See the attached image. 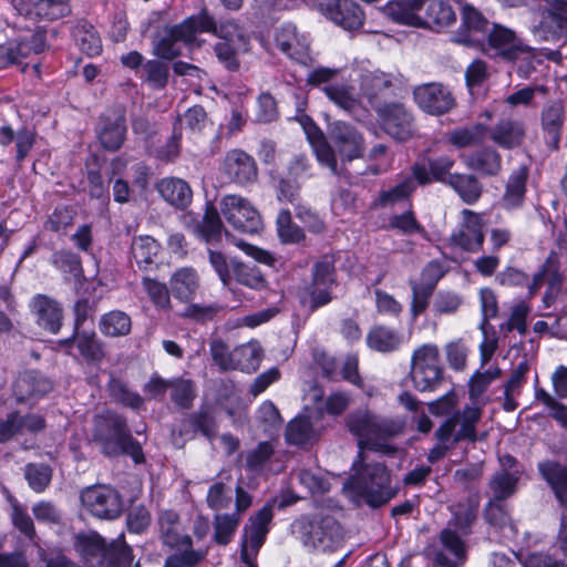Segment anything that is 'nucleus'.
I'll use <instances>...</instances> for the list:
<instances>
[{
    "label": "nucleus",
    "instance_id": "19",
    "mask_svg": "<svg viewBox=\"0 0 567 567\" xmlns=\"http://www.w3.org/2000/svg\"><path fill=\"white\" fill-rule=\"evenodd\" d=\"M322 411H305L292 419L286 427L287 444L303 446L316 442L323 430L320 423Z\"/></svg>",
    "mask_w": 567,
    "mask_h": 567
},
{
    "label": "nucleus",
    "instance_id": "18",
    "mask_svg": "<svg viewBox=\"0 0 567 567\" xmlns=\"http://www.w3.org/2000/svg\"><path fill=\"white\" fill-rule=\"evenodd\" d=\"M220 169L228 182L243 187L254 184L258 178L254 157L238 148L226 153Z\"/></svg>",
    "mask_w": 567,
    "mask_h": 567
},
{
    "label": "nucleus",
    "instance_id": "37",
    "mask_svg": "<svg viewBox=\"0 0 567 567\" xmlns=\"http://www.w3.org/2000/svg\"><path fill=\"white\" fill-rule=\"evenodd\" d=\"M204 17L208 20L209 25H207V28H202V25L196 28L197 35L203 32H210L220 38L221 41L234 42L239 45L247 44L245 34L233 20H224L217 23L206 11H202L197 16H194V18Z\"/></svg>",
    "mask_w": 567,
    "mask_h": 567
},
{
    "label": "nucleus",
    "instance_id": "64",
    "mask_svg": "<svg viewBox=\"0 0 567 567\" xmlns=\"http://www.w3.org/2000/svg\"><path fill=\"white\" fill-rule=\"evenodd\" d=\"M111 395L122 404L132 409H138L143 404L142 396L127 389V386L117 379H112L109 384Z\"/></svg>",
    "mask_w": 567,
    "mask_h": 567
},
{
    "label": "nucleus",
    "instance_id": "51",
    "mask_svg": "<svg viewBox=\"0 0 567 567\" xmlns=\"http://www.w3.org/2000/svg\"><path fill=\"white\" fill-rule=\"evenodd\" d=\"M277 234L284 244H298L305 238L303 230L291 219L288 209H281L276 219Z\"/></svg>",
    "mask_w": 567,
    "mask_h": 567
},
{
    "label": "nucleus",
    "instance_id": "33",
    "mask_svg": "<svg viewBox=\"0 0 567 567\" xmlns=\"http://www.w3.org/2000/svg\"><path fill=\"white\" fill-rule=\"evenodd\" d=\"M156 188L164 200L176 208H185L192 202L193 192L188 183L182 178H162Z\"/></svg>",
    "mask_w": 567,
    "mask_h": 567
},
{
    "label": "nucleus",
    "instance_id": "7",
    "mask_svg": "<svg viewBox=\"0 0 567 567\" xmlns=\"http://www.w3.org/2000/svg\"><path fill=\"white\" fill-rule=\"evenodd\" d=\"M489 58L514 62L523 55H530L528 47L517 33L498 23H493L483 43L477 48Z\"/></svg>",
    "mask_w": 567,
    "mask_h": 567
},
{
    "label": "nucleus",
    "instance_id": "9",
    "mask_svg": "<svg viewBox=\"0 0 567 567\" xmlns=\"http://www.w3.org/2000/svg\"><path fill=\"white\" fill-rule=\"evenodd\" d=\"M526 7L543 10L539 23L533 28L539 40L555 42L567 37V0H535Z\"/></svg>",
    "mask_w": 567,
    "mask_h": 567
},
{
    "label": "nucleus",
    "instance_id": "25",
    "mask_svg": "<svg viewBox=\"0 0 567 567\" xmlns=\"http://www.w3.org/2000/svg\"><path fill=\"white\" fill-rule=\"evenodd\" d=\"M96 136L106 151L120 150L126 136L125 117L116 112L102 115L96 126Z\"/></svg>",
    "mask_w": 567,
    "mask_h": 567
},
{
    "label": "nucleus",
    "instance_id": "56",
    "mask_svg": "<svg viewBox=\"0 0 567 567\" xmlns=\"http://www.w3.org/2000/svg\"><path fill=\"white\" fill-rule=\"evenodd\" d=\"M274 452V446L269 442H260L254 450L247 452L246 468L254 473H261Z\"/></svg>",
    "mask_w": 567,
    "mask_h": 567
},
{
    "label": "nucleus",
    "instance_id": "10",
    "mask_svg": "<svg viewBox=\"0 0 567 567\" xmlns=\"http://www.w3.org/2000/svg\"><path fill=\"white\" fill-rule=\"evenodd\" d=\"M461 12V25L453 33L451 40L454 43L477 49L485 40L492 28V23L474 6L457 1Z\"/></svg>",
    "mask_w": 567,
    "mask_h": 567
},
{
    "label": "nucleus",
    "instance_id": "34",
    "mask_svg": "<svg viewBox=\"0 0 567 567\" xmlns=\"http://www.w3.org/2000/svg\"><path fill=\"white\" fill-rule=\"evenodd\" d=\"M405 343L404 336L386 326H374L367 334V344L371 350L390 353L398 351Z\"/></svg>",
    "mask_w": 567,
    "mask_h": 567
},
{
    "label": "nucleus",
    "instance_id": "36",
    "mask_svg": "<svg viewBox=\"0 0 567 567\" xmlns=\"http://www.w3.org/2000/svg\"><path fill=\"white\" fill-rule=\"evenodd\" d=\"M16 143V159L18 163L24 161L35 143V132L25 127L17 132L10 125L0 127V145L8 146Z\"/></svg>",
    "mask_w": 567,
    "mask_h": 567
},
{
    "label": "nucleus",
    "instance_id": "27",
    "mask_svg": "<svg viewBox=\"0 0 567 567\" xmlns=\"http://www.w3.org/2000/svg\"><path fill=\"white\" fill-rule=\"evenodd\" d=\"M442 548L433 551V559L440 567H458L465 561V546L461 537L450 529L441 532Z\"/></svg>",
    "mask_w": 567,
    "mask_h": 567
},
{
    "label": "nucleus",
    "instance_id": "57",
    "mask_svg": "<svg viewBox=\"0 0 567 567\" xmlns=\"http://www.w3.org/2000/svg\"><path fill=\"white\" fill-rule=\"evenodd\" d=\"M142 78L154 89H163L168 80V66L158 60H150L143 64Z\"/></svg>",
    "mask_w": 567,
    "mask_h": 567
},
{
    "label": "nucleus",
    "instance_id": "58",
    "mask_svg": "<svg viewBox=\"0 0 567 567\" xmlns=\"http://www.w3.org/2000/svg\"><path fill=\"white\" fill-rule=\"evenodd\" d=\"M564 123V106L555 101L547 104L542 112V124L545 131L557 136Z\"/></svg>",
    "mask_w": 567,
    "mask_h": 567
},
{
    "label": "nucleus",
    "instance_id": "50",
    "mask_svg": "<svg viewBox=\"0 0 567 567\" xmlns=\"http://www.w3.org/2000/svg\"><path fill=\"white\" fill-rule=\"evenodd\" d=\"M198 231L202 238L209 245L220 240L223 223L218 210L213 205L206 207L203 220L198 225Z\"/></svg>",
    "mask_w": 567,
    "mask_h": 567
},
{
    "label": "nucleus",
    "instance_id": "54",
    "mask_svg": "<svg viewBox=\"0 0 567 567\" xmlns=\"http://www.w3.org/2000/svg\"><path fill=\"white\" fill-rule=\"evenodd\" d=\"M484 137L485 126L476 124L452 131L449 134V142L457 148H465L482 143Z\"/></svg>",
    "mask_w": 567,
    "mask_h": 567
},
{
    "label": "nucleus",
    "instance_id": "60",
    "mask_svg": "<svg viewBox=\"0 0 567 567\" xmlns=\"http://www.w3.org/2000/svg\"><path fill=\"white\" fill-rule=\"evenodd\" d=\"M24 477L34 492L41 493L51 481V468L45 464H28L24 470Z\"/></svg>",
    "mask_w": 567,
    "mask_h": 567
},
{
    "label": "nucleus",
    "instance_id": "32",
    "mask_svg": "<svg viewBox=\"0 0 567 567\" xmlns=\"http://www.w3.org/2000/svg\"><path fill=\"white\" fill-rule=\"evenodd\" d=\"M527 179L528 168L526 165H520L513 169L508 176L505 192L502 197V205L505 209H516L523 205Z\"/></svg>",
    "mask_w": 567,
    "mask_h": 567
},
{
    "label": "nucleus",
    "instance_id": "14",
    "mask_svg": "<svg viewBox=\"0 0 567 567\" xmlns=\"http://www.w3.org/2000/svg\"><path fill=\"white\" fill-rule=\"evenodd\" d=\"M329 136L336 157L342 164L360 158L364 151L362 134L350 123L336 121L329 127Z\"/></svg>",
    "mask_w": 567,
    "mask_h": 567
},
{
    "label": "nucleus",
    "instance_id": "63",
    "mask_svg": "<svg viewBox=\"0 0 567 567\" xmlns=\"http://www.w3.org/2000/svg\"><path fill=\"white\" fill-rule=\"evenodd\" d=\"M142 284L144 290L156 308L163 310L169 309V290L165 284L151 278H144Z\"/></svg>",
    "mask_w": 567,
    "mask_h": 567
},
{
    "label": "nucleus",
    "instance_id": "20",
    "mask_svg": "<svg viewBox=\"0 0 567 567\" xmlns=\"http://www.w3.org/2000/svg\"><path fill=\"white\" fill-rule=\"evenodd\" d=\"M272 518V503H267L248 518L243 530L241 548H244V557L247 556V550L258 554L270 530Z\"/></svg>",
    "mask_w": 567,
    "mask_h": 567
},
{
    "label": "nucleus",
    "instance_id": "41",
    "mask_svg": "<svg viewBox=\"0 0 567 567\" xmlns=\"http://www.w3.org/2000/svg\"><path fill=\"white\" fill-rule=\"evenodd\" d=\"M234 368L250 373L256 371L262 359V348L256 340H250L233 349Z\"/></svg>",
    "mask_w": 567,
    "mask_h": 567
},
{
    "label": "nucleus",
    "instance_id": "31",
    "mask_svg": "<svg viewBox=\"0 0 567 567\" xmlns=\"http://www.w3.org/2000/svg\"><path fill=\"white\" fill-rule=\"evenodd\" d=\"M173 296L184 302L192 300L199 288V276L193 267L176 269L169 278Z\"/></svg>",
    "mask_w": 567,
    "mask_h": 567
},
{
    "label": "nucleus",
    "instance_id": "47",
    "mask_svg": "<svg viewBox=\"0 0 567 567\" xmlns=\"http://www.w3.org/2000/svg\"><path fill=\"white\" fill-rule=\"evenodd\" d=\"M132 328L131 317L121 310H113L102 316L100 330L107 337H122L130 333Z\"/></svg>",
    "mask_w": 567,
    "mask_h": 567
},
{
    "label": "nucleus",
    "instance_id": "40",
    "mask_svg": "<svg viewBox=\"0 0 567 567\" xmlns=\"http://www.w3.org/2000/svg\"><path fill=\"white\" fill-rule=\"evenodd\" d=\"M416 188L412 177H404L395 186L380 192L377 205L381 207H411L410 196Z\"/></svg>",
    "mask_w": 567,
    "mask_h": 567
},
{
    "label": "nucleus",
    "instance_id": "30",
    "mask_svg": "<svg viewBox=\"0 0 567 567\" xmlns=\"http://www.w3.org/2000/svg\"><path fill=\"white\" fill-rule=\"evenodd\" d=\"M159 534L163 543L171 547H190L193 545L189 535L185 534L179 523L178 515L173 511H164L158 517Z\"/></svg>",
    "mask_w": 567,
    "mask_h": 567
},
{
    "label": "nucleus",
    "instance_id": "38",
    "mask_svg": "<svg viewBox=\"0 0 567 567\" xmlns=\"http://www.w3.org/2000/svg\"><path fill=\"white\" fill-rule=\"evenodd\" d=\"M538 468L559 503L567 507V467L554 461H545L539 463Z\"/></svg>",
    "mask_w": 567,
    "mask_h": 567
},
{
    "label": "nucleus",
    "instance_id": "28",
    "mask_svg": "<svg viewBox=\"0 0 567 567\" xmlns=\"http://www.w3.org/2000/svg\"><path fill=\"white\" fill-rule=\"evenodd\" d=\"M422 6V28L440 32L456 22V12L446 1L423 0Z\"/></svg>",
    "mask_w": 567,
    "mask_h": 567
},
{
    "label": "nucleus",
    "instance_id": "61",
    "mask_svg": "<svg viewBox=\"0 0 567 567\" xmlns=\"http://www.w3.org/2000/svg\"><path fill=\"white\" fill-rule=\"evenodd\" d=\"M178 551L169 555L164 563L163 567H195L203 558L204 555L199 550L190 547H177Z\"/></svg>",
    "mask_w": 567,
    "mask_h": 567
},
{
    "label": "nucleus",
    "instance_id": "45",
    "mask_svg": "<svg viewBox=\"0 0 567 567\" xmlns=\"http://www.w3.org/2000/svg\"><path fill=\"white\" fill-rule=\"evenodd\" d=\"M466 166L473 171L486 175H495L499 172L502 159L499 154L492 148L477 151L463 157Z\"/></svg>",
    "mask_w": 567,
    "mask_h": 567
},
{
    "label": "nucleus",
    "instance_id": "55",
    "mask_svg": "<svg viewBox=\"0 0 567 567\" xmlns=\"http://www.w3.org/2000/svg\"><path fill=\"white\" fill-rule=\"evenodd\" d=\"M132 563V549L118 539L109 545L102 564H106L109 567H131Z\"/></svg>",
    "mask_w": 567,
    "mask_h": 567
},
{
    "label": "nucleus",
    "instance_id": "11",
    "mask_svg": "<svg viewBox=\"0 0 567 567\" xmlns=\"http://www.w3.org/2000/svg\"><path fill=\"white\" fill-rule=\"evenodd\" d=\"M224 218L237 230L256 234L262 229V220L258 210L245 197L226 195L220 200Z\"/></svg>",
    "mask_w": 567,
    "mask_h": 567
},
{
    "label": "nucleus",
    "instance_id": "1",
    "mask_svg": "<svg viewBox=\"0 0 567 567\" xmlns=\"http://www.w3.org/2000/svg\"><path fill=\"white\" fill-rule=\"evenodd\" d=\"M349 431L358 437L359 456L353 462V474L343 484L347 496L355 504L365 503L378 507L390 502L395 489L391 486V475L386 466L372 457L365 450L381 447L380 440L396 435L403 422L371 413L367 409L350 414L347 421Z\"/></svg>",
    "mask_w": 567,
    "mask_h": 567
},
{
    "label": "nucleus",
    "instance_id": "23",
    "mask_svg": "<svg viewBox=\"0 0 567 567\" xmlns=\"http://www.w3.org/2000/svg\"><path fill=\"white\" fill-rule=\"evenodd\" d=\"M334 284V267L328 261H319L312 271V282L307 288L311 309H317L331 301V288Z\"/></svg>",
    "mask_w": 567,
    "mask_h": 567
},
{
    "label": "nucleus",
    "instance_id": "16",
    "mask_svg": "<svg viewBox=\"0 0 567 567\" xmlns=\"http://www.w3.org/2000/svg\"><path fill=\"white\" fill-rule=\"evenodd\" d=\"M312 4L344 30H355L363 24L364 14L353 0H313Z\"/></svg>",
    "mask_w": 567,
    "mask_h": 567
},
{
    "label": "nucleus",
    "instance_id": "5",
    "mask_svg": "<svg viewBox=\"0 0 567 567\" xmlns=\"http://www.w3.org/2000/svg\"><path fill=\"white\" fill-rule=\"evenodd\" d=\"M207 28L208 20L204 18H194V16L184 20L181 24H176L164 30L163 35L154 43V54L165 59L173 60L183 54L182 45L189 49L199 47L197 41L196 28Z\"/></svg>",
    "mask_w": 567,
    "mask_h": 567
},
{
    "label": "nucleus",
    "instance_id": "13",
    "mask_svg": "<svg viewBox=\"0 0 567 567\" xmlns=\"http://www.w3.org/2000/svg\"><path fill=\"white\" fill-rule=\"evenodd\" d=\"M276 47L287 58L307 65L312 59L310 56V38L301 32L296 24L286 22L276 28L274 33Z\"/></svg>",
    "mask_w": 567,
    "mask_h": 567
},
{
    "label": "nucleus",
    "instance_id": "42",
    "mask_svg": "<svg viewBox=\"0 0 567 567\" xmlns=\"http://www.w3.org/2000/svg\"><path fill=\"white\" fill-rule=\"evenodd\" d=\"M491 140L504 148H514L522 144L525 130L522 123L516 121H501L489 133Z\"/></svg>",
    "mask_w": 567,
    "mask_h": 567
},
{
    "label": "nucleus",
    "instance_id": "35",
    "mask_svg": "<svg viewBox=\"0 0 567 567\" xmlns=\"http://www.w3.org/2000/svg\"><path fill=\"white\" fill-rule=\"evenodd\" d=\"M32 308L37 313V321L40 327L52 333L60 330L62 309L54 300L45 296H38L32 301Z\"/></svg>",
    "mask_w": 567,
    "mask_h": 567
},
{
    "label": "nucleus",
    "instance_id": "44",
    "mask_svg": "<svg viewBox=\"0 0 567 567\" xmlns=\"http://www.w3.org/2000/svg\"><path fill=\"white\" fill-rule=\"evenodd\" d=\"M447 185L451 186L461 199L468 204H475L483 192L482 184L473 175L453 174L449 176Z\"/></svg>",
    "mask_w": 567,
    "mask_h": 567
},
{
    "label": "nucleus",
    "instance_id": "2",
    "mask_svg": "<svg viewBox=\"0 0 567 567\" xmlns=\"http://www.w3.org/2000/svg\"><path fill=\"white\" fill-rule=\"evenodd\" d=\"M344 70L316 66L307 74L306 82L319 87L331 103L353 116L367 113L381 94L401 83L399 73L384 72L374 68L369 60L354 61L349 78L359 83L357 91L352 83L333 82Z\"/></svg>",
    "mask_w": 567,
    "mask_h": 567
},
{
    "label": "nucleus",
    "instance_id": "12",
    "mask_svg": "<svg viewBox=\"0 0 567 567\" xmlns=\"http://www.w3.org/2000/svg\"><path fill=\"white\" fill-rule=\"evenodd\" d=\"M81 503L93 516L114 519L120 516L123 502L114 488L107 485H93L81 493Z\"/></svg>",
    "mask_w": 567,
    "mask_h": 567
},
{
    "label": "nucleus",
    "instance_id": "43",
    "mask_svg": "<svg viewBox=\"0 0 567 567\" xmlns=\"http://www.w3.org/2000/svg\"><path fill=\"white\" fill-rule=\"evenodd\" d=\"M487 522L498 528L505 539L512 540L516 537L517 530L512 522L503 501L491 499L485 508Z\"/></svg>",
    "mask_w": 567,
    "mask_h": 567
},
{
    "label": "nucleus",
    "instance_id": "46",
    "mask_svg": "<svg viewBox=\"0 0 567 567\" xmlns=\"http://www.w3.org/2000/svg\"><path fill=\"white\" fill-rule=\"evenodd\" d=\"M79 49L87 56H96L102 51V41L92 24L79 23L73 31Z\"/></svg>",
    "mask_w": 567,
    "mask_h": 567
},
{
    "label": "nucleus",
    "instance_id": "52",
    "mask_svg": "<svg viewBox=\"0 0 567 567\" xmlns=\"http://www.w3.org/2000/svg\"><path fill=\"white\" fill-rule=\"evenodd\" d=\"M233 275L238 284L250 289L260 290L267 285L264 275L257 267L243 262L233 261Z\"/></svg>",
    "mask_w": 567,
    "mask_h": 567
},
{
    "label": "nucleus",
    "instance_id": "39",
    "mask_svg": "<svg viewBox=\"0 0 567 567\" xmlns=\"http://www.w3.org/2000/svg\"><path fill=\"white\" fill-rule=\"evenodd\" d=\"M74 548L86 561L99 558L101 563L105 557L109 545L96 532H81L74 536Z\"/></svg>",
    "mask_w": 567,
    "mask_h": 567
},
{
    "label": "nucleus",
    "instance_id": "22",
    "mask_svg": "<svg viewBox=\"0 0 567 567\" xmlns=\"http://www.w3.org/2000/svg\"><path fill=\"white\" fill-rule=\"evenodd\" d=\"M12 6L20 16L33 22L56 20L70 12L64 0H12Z\"/></svg>",
    "mask_w": 567,
    "mask_h": 567
},
{
    "label": "nucleus",
    "instance_id": "53",
    "mask_svg": "<svg viewBox=\"0 0 567 567\" xmlns=\"http://www.w3.org/2000/svg\"><path fill=\"white\" fill-rule=\"evenodd\" d=\"M73 339L76 340L78 348L84 358L89 360H96L100 357L101 350L95 340V332L93 329L74 330L73 338L64 339L61 343L68 346L73 342Z\"/></svg>",
    "mask_w": 567,
    "mask_h": 567
},
{
    "label": "nucleus",
    "instance_id": "17",
    "mask_svg": "<svg viewBox=\"0 0 567 567\" xmlns=\"http://www.w3.org/2000/svg\"><path fill=\"white\" fill-rule=\"evenodd\" d=\"M462 223L450 237L452 245L463 250L475 252L478 251L484 243V218L482 214L470 209L461 212Z\"/></svg>",
    "mask_w": 567,
    "mask_h": 567
},
{
    "label": "nucleus",
    "instance_id": "15",
    "mask_svg": "<svg viewBox=\"0 0 567 567\" xmlns=\"http://www.w3.org/2000/svg\"><path fill=\"white\" fill-rule=\"evenodd\" d=\"M381 127L399 142L410 140L415 133L412 113L401 103H388L378 110Z\"/></svg>",
    "mask_w": 567,
    "mask_h": 567
},
{
    "label": "nucleus",
    "instance_id": "26",
    "mask_svg": "<svg viewBox=\"0 0 567 567\" xmlns=\"http://www.w3.org/2000/svg\"><path fill=\"white\" fill-rule=\"evenodd\" d=\"M53 389L51 380L39 372L27 371L20 374L13 383V395L17 402L39 400Z\"/></svg>",
    "mask_w": 567,
    "mask_h": 567
},
{
    "label": "nucleus",
    "instance_id": "59",
    "mask_svg": "<svg viewBox=\"0 0 567 567\" xmlns=\"http://www.w3.org/2000/svg\"><path fill=\"white\" fill-rule=\"evenodd\" d=\"M501 377V369L499 368H493L489 370H486L484 372H476L470 381V399L474 403H478L480 398L485 392V390L488 388L492 381L496 380Z\"/></svg>",
    "mask_w": 567,
    "mask_h": 567
},
{
    "label": "nucleus",
    "instance_id": "3",
    "mask_svg": "<svg viewBox=\"0 0 567 567\" xmlns=\"http://www.w3.org/2000/svg\"><path fill=\"white\" fill-rule=\"evenodd\" d=\"M92 437L103 454H130L135 462H140L141 447L130 434L126 420L122 415L110 411L96 415Z\"/></svg>",
    "mask_w": 567,
    "mask_h": 567
},
{
    "label": "nucleus",
    "instance_id": "4",
    "mask_svg": "<svg viewBox=\"0 0 567 567\" xmlns=\"http://www.w3.org/2000/svg\"><path fill=\"white\" fill-rule=\"evenodd\" d=\"M293 532L309 550L333 551L343 539L342 527L331 515H305L292 524Z\"/></svg>",
    "mask_w": 567,
    "mask_h": 567
},
{
    "label": "nucleus",
    "instance_id": "8",
    "mask_svg": "<svg viewBox=\"0 0 567 567\" xmlns=\"http://www.w3.org/2000/svg\"><path fill=\"white\" fill-rule=\"evenodd\" d=\"M482 419V408L476 403L467 404L462 411L449 416L435 432V437L441 442L456 444L467 440H477L476 426Z\"/></svg>",
    "mask_w": 567,
    "mask_h": 567
},
{
    "label": "nucleus",
    "instance_id": "21",
    "mask_svg": "<svg viewBox=\"0 0 567 567\" xmlns=\"http://www.w3.org/2000/svg\"><path fill=\"white\" fill-rule=\"evenodd\" d=\"M417 106L427 114L441 115L451 111L455 104L450 90L440 83H425L413 90Z\"/></svg>",
    "mask_w": 567,
    "mask_h": 567
},
{
    "label": "nucleus",
    "instance_id": "29",
    "mask_svg": "<svg viewBox=\"0 0 567 567\" xmlns=\"http://www.w3.org/2000/svg\"><path fill=\"white\" fill-rule=\"evenodd\" d=\"M422 4L423 0H392L384 6L383 12L396 23L422 28Z\"/></svg>",
    "mask_w": 567,
    "mask_h": 567
},
{
    "label": "nucleus",
    "instance_id": "24",
    "mask_svg": "<svg viewBox=\"0 0 567 567\" xmlns=\"http://www.w3.org/2000/svg\"><path fill=\"white\" fill-rule=\"evenodd\" d=\"M301 123L319 164L327 167L333 175H340L342 169L339 168L334 151L322 131L308 116L303 117Z\"/></svg>",
    "mask_w": 567,
    "mask_h": 567
},
{
    "label": "nucleus",
    "instance_id": "49",
    "mask_svg": "<svg viewBox=\"0 0 567 567\" xmlns=\"http://www.w3.org/2000/svg\"><path fill=\"white\" fill-rule=\"evenodd\" d=\"M519 471H498L489 483L493 498L504 501L515 493L516 483L518 481Z\"/></svg>",
    "mask_w": 567,
    "mask_h": 567
},
{
    "label": "nucleus",
    "instance_id": "6",
    "mask_svg": "<svg viewBox=\"0 0 567 567\" xmlns=\"http://www.w3.org/2000/svg\"><path fill=\"white\" fill-rule=\"evenodd\" d=\"M410 374L419 391H433L437 388L443 379V367L436 344L424 343L413 351Z\"/></svg>",
    "mask_w": 567,
    "mask_h": 567
},
{
    "label": "nucleus",
    "instance_id": "48",
    "mask_svg": "<svg viewBox=\"0 0 567 567\" xmlns=\"http://www.w3.org/2000/svg\"><path fill=\"white\" fill-rule=\"evenodd\" d=\"M238 513L216 514L214 516V539L219 545H227L234 537L239 523Z\"/></svg>",
    "mask_w": 567,
    "mask_h": 567
},
{
    "label": "nucleus",
    "instance_id": "62",
    "mask_svg": "<svg viewBox=\"0 0 567 567\" xmlns=\"http://www.w3.org/2000/svg\"><path fill=\"white\" fill-rule=\"evenodd\" d=\"M157 252L158 244L151 236H140L133 239L132 254L138 264H151Z\"/></svg>",
    "mask_w": 567,
    "mask_h": 567
}]
</instances>
